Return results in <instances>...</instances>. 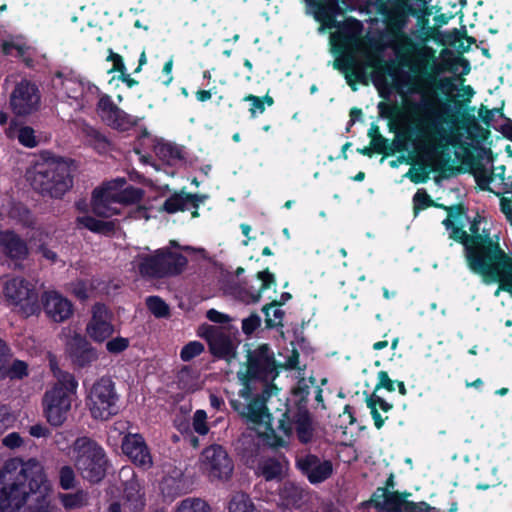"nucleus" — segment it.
<instances>
[{
  "label": "nucleus",
  "mask_w": 512,
  "mask_h": 512,
  "mask_svg": "<svg viewBox=\"0 0 512 512\" xmlns=\"http://www.w3.org/2000/svg\"><path fill=\"white\" fill-rule=\"evenodd\" d=\"M144 191L141 188L129 185L123 190L114 193V201L120 204H136L142 200Z\"/></svg>",
  "instance_id": "e433bc0d"
},
{
  "label": "nucleus",
  "mask_w": 512,
  "mask_h": 512,
  "mask_svg": "<svg viewBox=\"0 0 512 512\" xmlns=\"http://www.w3.org/2000/svg\"><path fill=\"white\" fill-rule=\"evenodd\" d=\"M256 276L261 281V286L258 289L261 290V293L275 284V276L270 272L268 268L264 269L263 271H259Z\"/></svg>",
  "instance_id": "0e129e2a"
},
{
  "label": "nucleus",
  "mask_w": 512,
  "mask_h": 512,
  "mask_svg": "<svg viewBox=\"0 0 512 512\" xmlns=\"http://www.w3.org/2000/svg\"><path fill=\"white\" fill-rule=\"evenodd\" d=\"M437 508L431 506L425 501L408 503V509L405 512H435Z\"/></svg>",
  "instance_id": "774afa93"
},
{
  "label": "nucleus",
  "mask_w": 512,
  "mask_h": 512,
  "mask_svg": "<svg viewBox=\"0 0 512 512\" xmlns=\"http://www.w3.org/2000/svg\"><path fill=\"white\" fill-rule=\"evenodd\" d=\"M429 170L425 168L414 169L410 168L409 171L405 174L407 178L410 179L414 184L426 183L429 179Z\"/></svg>",
  "instance_id": "052dcab7"
},
{
  "label": "nucleus",
  "mask_w": 512,
  "mask_h": 512,
  "mask_svg": "<svg viewBox=\"0 0 512 512\" xmlns=\"http://www.w3.org/2000/svg\"><path fill=\"white\" fill-rule=\"evenodd\" d=\"M345 76L347 83L351 86L353 90L356 88L354 87V83H360L364 80V73L363 71L359 70L356 67V64L353 60H348L345 65Z\"/></svg>",
  "instance_id": "8fccbe9b"
},
{
  "label": "nucleus",
  "mask_w": 512,
  "mask_h": 512,
  "mask_svg": "<svg viewBox=\"0 0 512 512\" xmlns=\"http://www.w3.org/2000/svg\"><path fill=\"white\" fill-rule=\"evenodd\" d=\"M210 353L218 359L229 360L235 356V347L231 338L221 332L208 345Z\"/></svg>",
  "instance_id": "c85d7f7f"
},
{
  "label": "nucleus",
  "mask_w": 512,
  "mask_h": 512,
  "mask_svg": "<svg viewBox=\"0 0 512 512\" xmlns=\"http://www.w3.org/2000/svg\"><path fill=\"white\" fill-rule=\"evenodd\" d=\"M96 203H116L114 193L109 188H96L92 193V204Z\"/></svg>",
  "instance_id": "4d7b16f0"
},
{
  "label": "nucleus",
  "mask_w": 512,
  "mask_h": 512,
  "mask_svg": "<svg viewBox=\"0 0 512 512\" xmlns=\"http://www.w3.org/2000/svg\"><path fill=\"white\" fill-rule=\"evenodd\" d=\"M175 512H211V507L203 499L186 498L180 502Z\"/></svg>",
  "instance_id": "ea45409f"
},
{
  "label": "nucleus",
  "mask_w": 512,
  "mask_h": 512,
  "mask_svg": "<svg viewBox=\"0 0 512 512\" xmlns=\"http://www.w3.org/2000/svg\"><path fill=\"white\" fill-rule=\"evenodd\" d=\"M76 475L70 465H64L59 469V486L63 490H70L76 487Z\"/></svg>",
  "instance_id": "49530a36"
},
{
  "label": "nucleus",
  "mask_w": 512,
  "mask_h": 512,
  "mask_svg": "<svg viewBox=\"0 0 512 512\" xmlns=\"http://www.w3.org/2000/svg\"><path fill=\"white\" fill-rule=\"evenodd\" d=\"M203 465L210 477L227 480L234 469V464L226 449L219 444H212L202 452Z\"/></svg>",
  "instance_id": "4468645a"
},
{
  "label": "nucleus",
  "mask_w": 512,
  "mask_h": 512,
  "mask_svg": "<svg viewBox=\"0 0 512 512\" xmlns=\"http://www.w3.org/2000/svg\"><path fill=\"white\" fill-rule=\"evenodd\" d=\"M129 347V340L127 338L118 336L109 340L106 343V349L111 354H119Z\"/></svg>",
  "instance_id": "6e6d98bb"
},
{
  "label": "nucleus",
  "mask_w": 512,
  "mask_h": 512,
  "mask_svg": "<svg viewBox=\"0 0 512 512\" xmlns=\"http://www.w3.org/2000/svg\"><path fill=\"white\" fill-rule=\"evenodd\" d=\"M397 380H392L387 371H379L377 373V383L375 385L374 392L376 393L380 389H384L388 392L395 391V383Z\"/></svg>",
  "instance_id": "603ef678"
},
{
  "label": "nucleus",
  "mask_w": 512,
  "mask_h": 512,
  "mask_svg": "<svg viewBox=\"0 0 512 512\" xmlns=\"http://www.w3.org/2000/svg\"><path fill=\"white\" fill-rule=\"evenodd\" d=\"M273 317L270 316V309H267L266 312H263L265 315V325L268 329H273L276 327H282L283 326V318H284V311L281 310L279 307H273Z\"/></svg>",
  "instance_id": "864d4df0"
},
{
  "label": "nucleus",
  "mask_w": 512,
  "mask_h": 512,
  "mask_svg": "<svg viewBox=\"0 0 512 512\" xmlns=\"http://www.w3.org/2000/svg\"><path fill=\"white\" fill-rule=\"evenodd\" d=\"M12 423L10 408L7 405H0V435H2Z\"/></svg>",
  "instance_id": "69168bd1"
},
{
  "label": "nucleus",
  "mask_w": 512,
  "mask_h": 512,
  "mask_svg": "<svg viewBox=\"0 0 512 512\" xmlns=\"http://www.w3.org/2000/svg\"><path fill=\"white\" fill-rule=\"evenodd\" d=\"M157 252L165 278L176 277L184 272L188 264V259L184 254L173 251L170 247L159 248Z\"/></svg>",
  "instance_id": "4be33fe9"
},
{
  "label": "nucleus",
  "mask_w": 512,
  "mask_h": 512,
  "mask_svg": "<svg viewBox=\"0 0 512 512\" xmlns=\"http://www.w3.org/2000/svg\"><path fill=\"white\" fill-rule=\"evenodd\" d=\"M417 55L423 69L419 70L418 79L409 83V92L421 94V100L408 104L412 114L423 116L415 128L416 137L431 146L437 155H442L449 144H454L452 137L456 129L464 130L471 140L486 141L490 136L489 129L483 128L472 113L462 111L471 101L474 89L470 85L463 86V100L438 98L435 91H451L453 82L448 77L438 78L443 69L432 48H424Z\"/></svg>",
  "instance_id": "f257e3e1"
},
{
  "label": "nucleus",
  "mask_w": 512,
  "mask_h": 512,
  "mask_svg": "<svg viewBox=\"0 0 512 512\" xmlns=\"http://www.w3.org/2000/svg\"><path fill=\"white\" fill-rule=\"evenodd\" d=\"M259 469L266 481H280L282 479V465L276 458L267 459L259 466Z\"/></svg>",
  "instance_id": "4c0bfd02"
},
{
  "label": "nucleus",
  "mask_w": 512,
  "mask_h": 512,
  "mask_svg": "<svg viewBox=\"0 0 512 512\" xmlns=\"http://www.w3.org/2000/svg\"><path fill=\"white\" fill-rule=\"evenodd\" d=\"M118 479L122 488V495L146 499L143 482L140 481L132 466H123L119 470Z\"/></svg>",
  "instance_id": "b1692460"
},
{
  "label": "nucleus",
  "mask_w": 512,
  "mask_h": 512,
  "mask_svg": "<svg viewBox=\"0 0 512 512\" xmlns=\"http://www.w3.org/2000/svg\"><path fill=\"white\" fill-rule=\"evenodd\" d=\"M107 60L113 62L112 68L108 71L109 73L119 72L120 74H123V72L126 71L123 57L120 54L111 51Z\"/></svg>",
  "instance_id": "338daca9"
},
{
  "label": "nucleus",
  "mask_w": 512,
  "mask_h": 512,
  "mask_svg": "<svg viewBox=\"0 0 512 512\" xmlns=\"http://www.w3.org/2000/svg\"><path fill=\"white\" fill-rule=\"evenodd\" d=\"M84 144L100 155L107 154L112 148V141L100 129L84 124L81 128Z\"/></svg>",
  "instance_id": "a878e982"
},
{
  "label": "nucleus",
  "mask_w": 512,
  "mask_h": 512,
  "mask_svg": "<svg viewBox=\"0 0 512 512\" xmlns=\"http://www.w3.org/2000/svg\"><path fill=\"white\" fill-rule=\"evenodd\" d=\"M92 212L102 218H109L118 214V210L111 207V203H96L92 204Z\"/></svg>",
  "instance_id": "bf43d9fd"
},
{
  "label": "nucleus",
  "mask_w": 512,
  "mask_h": 512,
  "mask_svg": "<svg viewBox=\"0 0 512 512\" xmlns=\"http://www.w3.org/2000/svg\"><path fill=\"white\" fill-rule=\"evenodd\" d=\"M278 373L275 355L269 344L259 345L248 352L246 372L241 377L244 387L239 395L246 399L250 398L252 394L250 385L254 381L264 383V394L267 396L276 394L279 389L272 382Z\"/></svg>",
  "instance_id": "39448f33"
},
{
  "label": "nucleus",
  "mask_w": 512,
  "mask_h": 512,
  "mask_svg": "<svg viewBox=\"0 0 512 512\" xmlns=\"http://www.w3.org/2000/svg\"><path fill=\"white\" fill-rule=\"evenodd\" d=\"M442 224L445 226L447 230H450L449 237L463 245L465 258L467 259V246H469L470 242H477V236L468 235V233L463 229L462 224H456L451 219H444L442 221Z\"/></svg>",
  "instance_id": "2f4dec72"
},
{
  "label": "nucleus",
  "mask_w": 512,
  "mask_h": 512,
  "mask_svg": "<svg viewBox=\"0 0 512 512\" xmlns=\"http://www.w3.org/2000/svg\"><path fill=\"white\" fill-rule=\"evenodd\" d=\"M444 207L443 204H437L424 189H419L413 196V211L416 216L420 211L429 207Z\"/></svg>",
  "instance_id": "79ce46f5"
},
{
  "label": "nucleus",
  "mask_w": 512,
  "mask_h": 512,
  "mask_svg": "<svg viewBox=\"0 0 512 512\" xmlns=\"http://www.w3.org/2000/svg\"><path fill=\"white\" fill-rule=\"evenodd\" d=\"M40 300L41 311L55 323H62L73 315V304L56 291H45Z\"/></svg>",
  "instance_id": "6ab92c4d"
},
{
  "label": "nucleus",
  "mask_w": 512,
  "mask_h": 512,
  "mask_svg": "<svg viewBox=\"0 0 512 512\" xmlns=\"http://www.w3.org/2000/svg\"><path fill=\"white\" fill-rule=\"evenodd\" d=\"M119 396L111 378L103 376L91 387L87 396V406L91 417L108 420L119 412Z\"/></svg>",
  "instance_id": "1a4fd4ad"
},
{
  "label": "nucleus",
  "mask_w": 512,
  "mask_h": 512,
  "mask_svg": "<svg viewBox=\"0 0 512 512\" xmlns=\"http://www.w3.org/2000/svg\"><path fill=\"white\" fill-rule=\"evenodd\" d=\"M378 512H404L399 500L398 491H387L386 488H377L369 502Z\"/></svg>",
  "instance_id": "5701e85b"
},
{
  "label": "nucleus",
  "mask_w": 512,
  "mask_h": 512,
  "mask_svg": "<svg viewBox=\"0 0 512 512\" xmlns=\"http://www.w3.org/2000/svg\"><path fill=\"white\" fill-rule=\"evenodd\" d=\"M66 353L73 366L79 369L90 367L99 358L97 349L79 333L67 340Z\"/></svg>",
  "instance_id": "f3484780"
},
{
  "label": "nucleus",
  "mask_w": 512,
  "mask_h": 512,
  "mask_svg": "<svg viewBox=\"0 0 512 512\" xmlns=\"http://www.w3.org/2000/svg\"><path fill=\"white\" fill-rule=\"evenodd\" d=\"M18 141L20 144L28 148H34L38 144L35 131L30 126H24L19 129Z\"/></svg>",
  "instance_id": "3c124183"
},
{
  "label": "nucleus",
  "mask_w": 512,
  "mask_h": 512,
  "mask_svg": "<svg viewBox=\"0 0 512 512\" xmlns=\"http://www.w3.org/2000/svg\"><path fill=\"white\" fill-rule=\"evenodd\" d=\"M49 490L48 482L46 483V489L42 487L39 491H37L35 504L30 505L28 507L29 512H53L54 507L51 505L50 500L47 496V491Z\"/></svg>",
  "instance_id": "c03bdc74"
},
{
  "label": "nucleus",
  "mask_w": 512,
  "mask_h": 512,
  "mask_svg": "<svg viewBox=\"0 0 512 512\" xmlns=\"http://www.w3.org/2000/svg\"><path fill=\"white\" fill-rule=\"evenodd\" d=\"M146 499L122 495L121 500L109 503L107 512H144Z\"/></svg>",
  "instance_id": "7c9ffc66"
},
{
  "label": "nucleus",
  "mask_w": 512,
  "mask_h": 512,
  "mask_svg": "<svg viewBox=\"0 0 512 512\" xmlns=\"http://www.w3.org/2000/svg\"><path fill=\"white\" fill-rule=\"evenodd\" d=\"M365 402L367 407L370 409V414L374 421V426L376 429L380 430L384 426L388 417L383 418L378 411V407L386 413L392 410L393 404L387 402L385 399L378 396L375 392L367 396Z\"/></svg>",
  "instance_id": "cd10ccee"
},
{
  "label": "nucleus",
  "mask_w": 512,
  "mask_h": 512,
  "mask_svg": "<svg viewBox=\"0 0 512 512\" xmlns=\"http://www.w3.org/2000/svg\"><path fill=\"white\" fill-rule=\"evenodd\" d=\"M28 374V364L23 360L13 359L12 349L0 337V382L6 379L22 380Z\"/></svg>",
  "instance_id": "412c9836"
},
{
  "label": "nucleus",
  "mask_w": 512,
  "mask_h": 512,
  "mask_svg": "<svg viewBox=\"0 0 512 512\" xmlns=\"http://www.w3.org/2000/svg\"><path fill=\"white\" fill-rule=\"evenodd\" d=\"M48 482L43 465L36 459H11L0 469V511L18 512L31 494Z\"/></svg>",
  "instance_id": "f03ea898"
},
{
  "label": "nucleus",
  "mask_w": 512,
  "mask_h": 512,
  "mask_svg": "<svg viewBox=\"0 0 512 512\" xmlns=\"http://www.w3.org/2000/svg\"><path fill=\"white\" fill-rule=\"evenodd\" d=\"M370 145L373 148L374 153L388 156L389 140L381 134L372 136Z\"/></svg>",
  "instance_id": "13d9d810"
},
{
  "label": "nucleus",
  "mask_w": 512,
  "mask_h": 512,
  "mask_svg": "<svg viewBox=\"0 0 512 512\" xmlns=\"http://www.w3.org/2000/svg\"><path fill=\"white\" fill-rule=\"evenodd\" d=\"M189 209L187 195L184 189L179 192H174L163 203L161 211L168 214H175L177 212H184Z\"/></svg>",
  "instance_id": "72a5a7b5"
},
{
  "label": "nucleus",
  "mask_w": 512,
  "mask_h": 512,
  "mask_svg": "<svg viewBox=\"0 0 512 512\" xmlns=\"http://www.w3.org/2000/svg\"><path fill=\"white\" fill-rule=\"evenodd\" d=\"M378 12L383 16L384 22L386 23L389 32L394 34L396 37L401 38L402 40L401 44L399 45L397 55L401 58L402 56L415 53L416 57L418 58V51L424 49L425 47L416 49L414 42L401 32V29L405 23L404 14L398 9H392L385 5H380Z\"/></svg>",
  "instance_id": "2eb2a0df"
},
{
  "label": "nucleus",
  "mask_w": 512,
  "mask_h": 512,
  "mask_svg": "<svg viewBox=\"0 0 512 512\" xmlns=\"http://www.w3.org/2000/svg\"><path fill=\"white\" fill-rule=\"evenodd\" d=\"M442 208L445 209L448 213V216L446 219H451L454 222L456 220L462 218L463 216H466V214H467V208L462 203L454 204L449 207L444 206Z\"/></svg>",
  "instance_id": "e2e57ef3"
},
{
  "label": "nucleus",
  "mask_w": 512,
  "mask_h": 512,
  "mask_svg": "<svg viewBox=\"0 0 512 512\" xmlns=\"http://www.w3.org/2000/svg\"><path fill=\"white\" fill-rule=\"evenodd\" d=\"M57 382L44 393L42 404L49 424L58 427L67 419L72 399L77 393L78 381L67 371L54 372Z\"/></svg>",
  "instance_id": "423d86ee"
},
{
  "label": "nucleus",
  "mask_w": 512,
  "mask_h": 512,
  "mask_svg": "<svg viewBox=\"0 0 512 512\" xmlns=\"http://www.w3.org/2000/svg\"><path fill=\"white\" fill-rule=\"evenodd\" d=\"M231 293L245 304L257 303L262 297L261 290L250 291L239 284H235L231 287Z\"/></svg>",
  "instance_id": "37998d69"
},
{
  "label": "nucleus",
  "mask_w": 512,
  "mask_h": 512,
  "mask_svg": "<svg viewBox=\"0 0 512 512\" xmlns=\"http://www.w3.org/2000/svg\"><path fill=\"white\" fill-rule=\"evenodd\" d=\"M98 114L111 128L119 131H128L136 126L138 119L119 108L109 95L100 97L97 103Z\"/></svg>",
  "instance_id": "dca6fc26"
},
{
  "label": "nucleus",
  "mask_w": 512,
  "mask_h": 512,
  "mask_svg": "<svg viewBox=\"0 0 512 512\" xmlns=\"http://www.w3.org/2000/svg\"><path fill=\"white\" fill-rule=\"evenodd\" d=\"M295 467L312 485L327 481L334 471L331 460L322 459L311 452L296 456Z\"/></svg>",
  "instance_id": "f8f14e48"
},
{
  "label": "nucleus",
  "mask_w": 512,
  "mask_h": 512,
  "mask_svg": "<svg viewBox=\"0 0 512 512\" xmlns=\"http://www.w3.org/2000/svg\"><path fill=\"white\" fill-rule=\"evenodd\" d=\"M261 324V318L257 314H251L242 321V331L246 335L254 333Z\"/></svg>",
  "instance_id": "680f3d73"
},
{
  "label": "nucleus",
  "mask_w": 512,
  "mask_h": 512,
  "mask_svg": "<svg viewBox=\"0 0 512 512\" xmlns=\"http://www.w3.org/2000/svg\"><path fill=\"white\" fill-rule=\"evenodd\" d=\"M205 347L199 341H190L184 345L180 351V358L184 362L191 361L195 357L199 356Z\"/></svg>",
  "instance_id": "de8ad7c7"
},
{
  "label": "nucleus",
  "mask_w": 512,
  "mask_h": 512,
  "mask_svg": "<svg viewBox=\"0 0 512 512\" xmlns=\"http://www.w3.org/2000/svg\"><path fill=\"white\" fill-rule=\"evenodd\" d=\"M292 394L294 397V403L291 405V409H308V396L310 394V388L308 385H298L297 387L293 388Z\"/></svg>",
  "instance_id": "a18cd8bd"
},
{
  "label": "nucleus",
  "mask_w": 512,
  "mask_h": 512,
  "mask_svg": "<svg viewBox=\"0 0 512 512\" xmlns=\"http://www.w3.org/2000/svg\"><path fill=\"white\" fill-rule=\"evenodd\" d=\"M74 450L77 454L75 467L82 478L91 484L100 483L110 466L104 448L91 438L80 437L75 441Z\"/></svg>",
  "instance_id": "0eeeda50"
},
{
  "label": "nucleus",
  "mask_w": 512,
  "mask_h": 512,
  "mask_svg": "<svg viewBox=\"0 0 512 512\" xmlns=\"http://www.w3.org/2000/svg\"><path fill=\"white\" fill-rule=\"evenodd\" d=\"M4 296L16 307V312L23 318L38 316L41 312L39 294L35 285L22 277H14L5 283Z\"/></svg>",
  "instance_id": "9b49d317"
},
{
  "label": "nucleus",
  "mask_w": 512,
  "mask_h": 512,
  "mask_svg": "<svg viewBox=\"0 0 512 512\" xmlns=\"http://www.w3.org/2000/svg\"><path fill=\"white\" fill-rule=\"evenodd\" d=\"M483 217L478 213L470 223V234L477 236V242L467 246V265L474 273L482 277L487 284L498 271L512 258L500 245V237L491 235L489 229L480 231Z\"/></svg>",
  "instance_id": "7ed1b4c3"
},
{
  "label": "nucleus",
  "mask_w": 512,
  "mask_h": 512,
  "mask_svg": "<svg viewBox=\"0 0 512 512\" xmlns=\"http://www.w3.org/2000/svg\"><path fill=\"white\" fill-rule=\"evenodd\" d=\"M160 491L164 497L174 499L186 493V483L181 470L174 469L171 474L165 475L160 484Z\"/></svg>",
  "instance_id": "bb28decb"
},
{
  "label": "nucleus",
  "mask_w": 512,
  "mask_h": 512,
  "mask_svg": "<svg viewBox=\"0 0 512 512\" xmlns=\"http://www.w3.org/2000/svg\"><path fill=\"white\" fill-rule=\"evenodd\" d=\"M243 101L250 102L251 104L249 108L251 118H255L258 114L264 113L266 109L260 96L248 94L243 98Z\"/></svg>",
  "instance_id": "5fc2aeb1"
},
{
  "label": "nucleus",
  "mask_w": 512,
  "mask_h": 512,
  "mask_svg": "<svg viewBox=\"0 0 512 512\" xmlns=\"http://www.w3.org/2000/svg\"><path fill=\"white\" fill-rule=\"evenodd\" d=\"M41 95L36 84L21 80L10 95V106L16 116H27L40 106Z\"/></svg>",
  "instance_id": "ddd939ff"
},
{
  "label": "nucleus",
  "mask_w": 512,
  "mask_h": 512,
  "mask_svg": "<svg viewBox=\"0 0 512 512\" xmlns=\"http://www.w3.org/2000/svg\"><path fill=\"white\" fill-rule=\"evenodd\" d=\"M156 154L169 164L185 159L183 147L171 142L158 145Z\"/></svg>",
  "instance_id": "c9c22d12"
},
{
  "label": "nucleus",
  "mask_w": 512,
  "mask_h": 512,
  "mask_svg": "<svg viewBox=\"0 0 512 512\" xmlns=\"http://www.w3.org/2000/svg\"><path fill=\"white\" fill-rule=\"evenodd\" d=\"M192 427L193 430L201 436H204L209 432L207 413L205 410L198 409L194 412L192 418Z\"/></svg>",
  "instance_id": "09e8293b"
},
{
  "label": "nucleus",
  "mask_w": 512,
  "mask_h": 512,
  "mask_svg": "<svg viewBox=\"0 0 512 512\" xmlns=\"http://www.w3.org/2000/svg\"><path fill=\"white\" fill-rule=\"evenodd\" d=\"M269 397L263 392L262 397L257 396L253 398L246 406H243L241 416L255 425L265 423L264 442L274 449L283 448L287 446V441L276 432V410L270 413L266 406V400Z\"/></svg>",
  "instance_id": "9d476101"
},
{
  "label": "nucleus",
  "mask_w": 512,
  "mask_h": 512,
  "mask_svg": "<svg viewBox=\"0 0 512 512\" xmlns=\"http://www.w3.org/2000/svg\"><path fill=\"white\" fill-rule=\"evenodd\" d=\"M122 452L132 461L133 464L148 470L153 465L150 450L141 434H127L123 437L121 444Z\"/></svg>",
  "instance_id": "aec40b11"
},
{
  "label": "nucleus",
  "mask_w": 512,
  "mask_h": 512,
  "mask_svg": "<svg viewBox=\"0 0 512 512\" xmlns=\"http://www.w3.org/2000/svg\"><path fill=\"white\" fill-rule=\"evenodd\" d=\"M111 318L112 314L105 304L96 303L93 306L92 317L86 327V332L93 341L102 343L114 333Z\"/></svg>",
  "instance_id": "a211bd4d"
},
{
  "label": "nucleus",
  "mask_w": 512,
  "mask_h": 512,
  "mask_svg": "<svg viewBox=\"0 0 512 512\" xmlns=\"http://www.w3.org/2000/svg\"><path fill=\"white\" fill-rule=\"evenodd\" d=\"M88 492L78 489L74 493H60L59 500L66 510H74L88 505Z\"/></svg>",
  "instance_id": "f704fd0d"
},
{
  "label": "nucleus",
  "mask_w": 512,
  "mask_h": 512,
  "mask_svg": "<svg viewBox=\"0 0 512 512\" xmlns=\"http://www.w3.org/2000/svg\"><path fill=\"white\" fill-rule=\"evenodd\" d=\"M275 417H277V433L280 432L289 438L295 429L297 439L301 444L306 445L312 442L315 428L309 409H291V404L287 400L276 408Z\"/></svg>",
  "instance_id": "6e6552de"
},
{
  "label": "nucleus",
  "mask_w": 512,
  "mask_h": 512,
  "mask_svg": "<svg viewBox=\"0 0 512 512\" xmlns=\"http://www.w3.org/2000/svg\"><path fill=\"white\" fill-rule=\"evenodd\" d=\"M162 268L157 249L153 253L137 256V271L144 279H165Z\"/></svg>",
  "instance_id": "393cba45"
},
{
  "label": "nucleus",
  "mask_w": 512,
  "mask_h": 512,
  "mask_svg": "<svg viewBox=\"0 0 512 512\" xmlns=\"http://www.w3.org/2000/svg\"><path fill=\"white\" fill-rule=\"evenodd\" d=\"M26 177L35 192L52 199H62L74 183L70 164L62 157L36 163Z\"/></svg>",
  "instance_id": "20e7f679"
},
{
  "label": "nucleus",
  "mask_w": 512,
  "mask_h": 512,
  "mask_svg": "<svg viewBox=\"0 0 512 512\" xmlns=\"http://www.w3.org/2000/svg\"><path fill=\"white\" fill-rule=\"evenodd\" d=\"M77 224L93 233L106 236L114 234L116 230V224L114 221L99 220L90 215L77 217Z\"/></svg>",
  "instance_id": "c756f323"
},
{
  "label": "nucleus",
  "mask_w": 512,
  "mask_h": 512,
  "mask_svg": "<svg viewBox=\"0 0 512 512\" xmlns=\"http://www.w3.org/2000/svg\"><path fill=\"white\" fill-rule=\"evenodd\" d=\"M370 66H375L379 68V71L375 72V81L378 79L379 73L381 75L390 76L394 82L396 87H407L409 89V83L415 82L418 79V75L415 78H410L406 82H402L398 79L399 67L394 61H384L383 59H379L376 64L370 63Z\"/></svg>",
  "instance_id": "473e14b6"
},
{
  "label": "nucleus",
  "mask_w": 512,
  "mask_h": 512,
  "mask_svg": "<svg viewBox=\"0 0 512 512\" xmlns=\"http://www.w3.org/2000/svg\"><path fill=\"white\" fill-rule=\"evenodd\" d=\"M229 512H255L254 504L245 493L234 495L228 505Z\"/></svg>",
  "instance_id": "a19ab883"
},
{
  "label": "nucleus",
  "mask_w": 512,
  "mask_h": 512,
  "mask_svg": "<svg viewBox=\"0 0 512 512\" xmlns=\"http://www.w3.org/2000/svg\"><path fill=\"white\" fill-rule=\"evenodd\" d=\"M146 306L156 318H167L170 316V307L160 296L153 295L147 297Z\"/></svg>",
  "instance_id": "58836bf2"
}]
</instances>
